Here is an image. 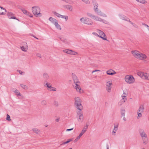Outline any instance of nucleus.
<instances>
[{"label": "nucleus", "mask_w": 149, "mask_h": 149, "mask_svg": "<svg viewBox=\"0 0 149 149\" xmlns=\"http://www.w3.org/2000/svg\"><path fill=\"white\" fill-rule=\"evenodd\" d=\"M72 76L73 78L74 83L75 84V86L73 85L74 88L77 91L81 93V88L80 86L77 84L78 83H80V82L78 81L77 76L74 73H72Z\"/></svg>", "instance_id": "nucleus-1"}, {"label": "nucleus", "mask_w": 149, "mask_h": 149, "mask_svg": "<svg viewBox=\"0 0 149 149\" xmlns=\"http://www.w3.org/2000/svg\"><path fill=\"white\" fill-rule=\"evenodd\" d=\"M32 12L36 17L41 16L42 14L40 13V9L38 6H33L32 7Z\"/></svg>", "instance_id": "nucleus-2"}, {"label": "nucleus", "mask_w": 149, "mask_h": 149, "mask_svg": "<svg viewBox=\"0 0 149 149\" xmlns=\"http://www.w3.org/2000/svg\"><path fill=\"white\" fill-rule=\"evenodd\" d=\"M75 104L76 105L77 108L80 111L82 109V106L81 104V100L79 97H77L75 98Z\"/></svg>", "instance_id": "nucleus-3"}, {"label": "nucleus", "mask_w": 149, "mask_h": 149, "mask_svg": "<svg viewBox=\"0 0 149 149\" xmlns=\"http://www.w3.org/2000/svg\"><path fill=\"white\" fill-rule=\"evenodd\" d=\"M125 79L126 82L129 84L134 83L135 81L134 78L132 75H126Z\"/></svg>", "instance_id": "nucleus-4"}, {"label": "nucleus", "mask_w": 149, "mask_h": 149, "mask_svg": "<svg viewBox=\"0 0 149 149\" xmlns=\"http://www.w3.org/2000/svg\"><path fill=\"white\" fill-rule=\"evenodd\" d=\"M137 74L141 78L149 80V74L139 72H138Z\"/></svg>", "instance_id": "nucleus-5"}, {"label": "nucleus", "mask_w": 149, "mask_h": 149, "mask_svg": "<svg viewBox=\"0 0 149 149\" xmlns=\"http://www.w3.org/2000/svg\"><path fill=\"white\" fill-rule=\"evenodd\" d=\"M93 4L94 5V10L95 12L98 15H102V13L101 11H99L97 7L98 4L96 3V1L95 0H92Z\"/></svg>", "instance_id": "nucleus-6"}, {"label": "nucleus", "mask_w": 149, "mask_h": 149, "mask_svg": "<svg viewBox=\"0 0 149 149\" xmlns=\"http://www.w3.org/2000/svg\"><path fill=\"white\" fill-rule=\"evenodd\" d=\"M77 118L79 122H82L84 119V116L82 112L78 111L77 113Z\"/></svg>", "instance_id": "nucleus-7"}, {"label": "nucleus", "mask_w": 149, "mask_h": 149, "mask_svg": "<svg viewBox=\"0 0 149 149\" xmlns=\"http://www.w3.org/2000/svg\"><path fill=\"white\" fill-rule=\"evenodd\" d=\"M140 135L143 141V143L145 144H146L147 143V141L148 140V138H147V135L145 133V132L143 131L142 132L140 133Z\"/></svg>", "instance_id": "nucleus-8"}, {"label": "nucleus", "mask_w": 149, "mask_h": 149, "mask_svg": "<svg viewBox=\"0 0 149 149\" xmlns=\"http://www.w3.org/2000/svg\"><path fill=\"white\" fill-rule=\"evenodd\" d=\"M131 53L134 57L139 59L140 52L137 50H132Z\"/></svg>", "instance_id": "nucleus-9"}, {"label": "nucleus", "mask_w": 149, "mask_h": 149, "mask_svg": "<svg viewBox=\"0 0 149 149\" xmlns=\"http://www.w3.org/2000/svg\"><path fill=\"white\" fill-rule=\"evenodd\" d=\"M7 16L9 19H17L18 21H19V20L18 19L15 17L14 15L11 12H8V13Z\"/></svg>", "instance_id": "nucleus-10"}, {"label": "nucleus", "mask_w": 149, "mask_h": 149, "mask_svg": "<svg viewBox=\"0 0 149 149\" xmlns=\"http://www.w3.org/2000/svg\"><path fill=\"white\" fill-rule=\"evenodd\" d=\"M85 22H84V23L88 25H91L93 24V22L91 19L87 18H86Z\"/></svg>", "instance_id": "nucleus-11"}, {"label": "nucleus", "mask_w": 149, "mask_h": 149, "mask_svg": "<svg viewBox=\"0 0 149 149\" xmlns=\"http://www.w3.org/2000/svg\"><path fill=\"white\" fill-rule=\"evenodd\" d=\"M106 73L108 75H113L116 74V72L112 69H110L106 71Z\"/></svg>", "instance_id": "nucleus-12"}, {"label": "nucleus", "mask_w": 149, "mask_h": 149, "mask_svg": "<svg viewBox=\"0 0 149 149\" xmlns=\"http://www.w3.org/2000/svg\"><path fill=\"white\" fill-rule=\"evenodd\" d=\"M139 59L140 60H144L147 58L146 55L140 52Z\"/></svg>", "instance_id": "nucleus-13"}, {"label": "nucleus", "mask_w": 149, "mask_h": 149, "mask_svg": "<svg viewBox=\"0 0 149 149\" xmlns=\"http://www.w3.org/2000/svg\"><path fill=\"white\" fill-rule=\"evenodd\" d=\"M88 125L87 124H86V126H85L83 129L82 130L81 132L79 135L81 136L86 131V130L88 128Z\"/></svg>", "instance_id": "nucleus-14"}, {"label": "nucleus", "mask_w": 149, "mask_h": 149, "mask_svg": "<svg viewBox=\"0 0 149 149\" xmlns=\"http://www.w3.org/2000/svg\"><path fill=\"white\" fill-rule=\"evenodd\" d=\"M6 12V10L4 8L0 6V15H4Z\"/></svg>", "instance_id": "nucleus-15"}, {"label": "nucleus", "mask_w": 149, "mask_h": 149, "mask_svg": "<svg viewBox=\"0 0 149 149\" xmlns=\"http://www.w3.org/2000/svg\"><path fill=\"white\" fill-rule=\"evenodd\" d=\"M114 127L112 131V133L113 135H115V133L117 131L118 129V124H114Z\"/></svg>", "instance_id": "nucleus-16"}, {"label": "nucleus", "mask_w": 149, "mask_h": 149, "mask_svg": "<svg viewBox=\"0 0 149 149\" xmlns=\"http://www.w3.org/2000/svg\"><path fill=\"white\" fill-rule=\"evenodd\" d=\"M43 79L45 80V82H46V80L48 79L49 78V76L47 73L45 72L44 73L43 75Z\"/></svg>", "instance_id": "nucleus-17"}, {"label": "nucleus", "mask_w": 149, "mask_h": 149, "mask_svg": "<svg viewBox=\"0 0 149 149\" xmlns=\"http://www.w3.org/2000/svg\"><path fill=\"white\" fill-rule=\"evenodd\" d=\"M60 40L62 41L63 42L66 43V44H68V42L67 40L65 38L63 37H58Z\"/></svg>", "instance_id": "nucleus-18"}, {"label": "nucleus", "mask_w": 149, "mask_h": 149, "mask_svg": "<svg viewBox=\"0 0 149 149\" xmlns=\"http://www.w3.org/2000/svg\"><path fill=\"white\" fill-rule=\"evenodd\" d=\"M144 110V108L143 105L140 106L138 110V112L143 113Z\"/></svg>", "instance_id": "nucleus-19"}, {"label": "nucleus", "mask_w": 149, "mask_h": 149, "mask_svg": "<svg viewBox=\"0 0 149 149\" xmlns=\"http://www.w3.org/2000/svg\"><path fill=\"white\" fill-rule=\"evenodd\" d=\"M64 7L67 9L69 10L70 11H72L73 8L72 6L70 5L64 6Z\"/></svg>", "instance_id": "nucleus-20"}, {"label": "nucleus", "mask_w": 149, "mask_h": 149, "mask_svg": "<svg viewBox=\"0 0 149 149\" xmlns=\"http://www.w3.org/2000/svg\"><path fill=\"white\" fill-rule=\"evenodd\" d=\"M49 20L53 24H55V23L57 22V20L55 18H54L52 17H50L49 18Z\"/></svg>", "instance_id": "nucleus-21"}, {"label": "nucleus", "mask_w": 149, "mask_h": 149, "mask_svg": "<svg viewBox=\"0 0 149 149\" xmlns=\"http://www.w3.org/2000/svg\"><path fill=\"white\" fill-rule=\"evenodd\" d=\"M54 25L56 27L57 29L60 30L61 29V26L60 25L58 24V21H57V22H56L55 23Z\"/></svg>", "instance_id": "nucleus-22"}, {"label": "nucleus", "mask_w": 149, "mask_h": 149, "mask_svg": "<svg viewBox=\"0 0 149 149\" xmlns=\"http://www.w3.org/2000/svg\"><path fill=\"white\" fill-rule=\"evenodd\" d=\"M24 45H26V47L25 48L24 46H22L21 47V49L23 51L26 52V50L27 49V48H26V47H28V46L27 45V43L26 42H24Z\"/></svg>", "instance_id": "nucleus-23"}, {"label": "nucleus", "mask_w": 149, "mask_h": 149, "mask_svg": "<svg viewBox=\"0 0 149 149\" xmlns=\"http://www.w3.org/2000/svg\"><path fill=\"white\" fill-rule=\"evenodd\" d=\"M127 99L126 98H123L119 102V104L120 105H121L122 104H123L125 101L127 100Z\"/></svg>", "instance_id": "nucleus-24"}, {"label": "nucleus", "mask_w": 149, "mask_h": 149, "mask_svg": "<svg viewBox=\"0 0 149 149\" xmlns=\"http://www.w3.org/2000/svg\"><path fill=\"white\" fill-rule=\"evenodd\" d=\"M93 19L96 21H102V19L101 18H100L97 16L95 15H94Z\"/></svg>", "instance_id": "nucleus-25"}, {"label": "nucleus", "mask_w": 149, "mask_h": 149, "mask_svg": "<svg viewBox=\"0 0 149 149\" xmlns=\"http://www.w3.org/2000/svg\"><path fill=\"white\" fill-rule=\"evenodd\" d=\"M119 17L120 19L124 20H125V19H126V18H127V17L125 16L122 14H119Z\"/></svg>", "instance_id": "nucleus-26"}, {"label": "nucleus", "mask_w": 149, "mask_h": 149, "mask_svg": "<svg viewBox=\"0 0 149 149\" xmlns=\"http://www.w3.org/2000/svg\"><path fill=\"white\" fill-rule=\"evenodd\" d=\"M125 110L124 109H122L121 111V117H123L125 116Z\"/></svg>", "instance_id": "nucleus-27"}, {"label": "nucleus", "mask_w": 149, "mask_h": 149, "mask_svg": "<svg viewBox=\"0 0 149 149\" xmlns=\"http://www.w3.org/2000/svg\"><path fill=\"white\" fill-rule=\"evenodd\" d=\"M53 13L55 15L57 16L58 17L61 18L62 15H60L58 13L56 12L55 11L53 12Z\"/></svg>", "instance_id": "nucleus-28"}, {"label": "nucleus", "mask_w": 149, "mask_h": 149, "mask_svg": "<svg viewBox=\"0 0 149 149\" xmlns=\"http://www.w3.org/2000/svg\"><path fill=\"white\" fill-rule=\"evenodd\" d=\"M72 141V139H68L67 141L63 142L61 145H64L65 144L67 143H69V142H70V141Z\"/></svg>", "instance_id": "nucleus-29"}, {"label": "nucleus", "mask_w": 149, "mask_h": 149, "mask_svg": "<svg viewBox=\"0 0 149 149\" xmlns=\"http://www.w3.org/2000/svg\"><path fill=\"white\" fill-rule=\"evenodd\" d=\"M32 130L37 134H38L39 132H40V130L37 128H33Z\"/></svg>", "instance_id": "nucleus-30"}, {"label": "nucleus", "mask_w": 149, "mask_h": 149, "mask_svg": "<svg viewBox=\"0 0 149 149\" xmlns=\"http://www.w3.org/2000/svg\"><path fill=\"white\" fill-rule=\"evenodd\" d=\"M13 91L17 95H19L20 96L21 95V94L16 89L15 90Z\"/></svg>", "instance_id": "nucleus-31"}, {"label": "nucleus", "mask_w": 149, "mask_h": 149, "mask_svg": "<svg viewBox=\"0 0 149 149\" xmlns=\"http://www.w3.org/2000/svg\"><path fill=\"white\" fill-rule=\"evenodd\" d=\"M20 86L22 88L25 90H26L28 89L27 86L26 85H24L22 84H21Z\"/></svg>", "instance_id": "nucleus-32"}, {"label": "nucleus", "mask_w": 149, "mask_h": 149, "mask_svg": "<svg viewBox=\"0 0 149 149\" xmlns=\"http://www.w3.org/2000/svg\"><path fill=\"white\" fill-rule=\"evenodd\" d=\"M63 52L65 53H66L69 54H71V52H72V50H69V49H65V50H63Z\"/></svg>", "instance_id": "nucleus-33"}, {"label": "nucleus", "mask_w": 149, "mask_h": 149, "mask_svg": "<svg viewBox=\"0 0 149 149\" xmlns=\"http://www.w3.org/2000/svg\"><path fill=\"white\" fill-rule=\"evenodd\" d=\"M112 82L111 81H107L106 83V86H111L112 85Z\"/></svg>", "instance_id": "nucleus-34"}, {"label": "nucleus", "mask_w": 149, "mask_h": 149, "mask_svg": "<svg viewBox=\"0 0 149 149\" xmlns=\"http://www.w3.org/2000/svg\"><path fill=\"white\" fill-rule=\"evenodd\" d=\"M41 104L43 106H45L47 105V102L46 100H43L41 102Z\"/></svg>", "instance_id": "nucleus-35"}, {"label": "nucleus", "mask_w": 149, "mask_h": 149, "mask_svg": "<svg viewBox=\"0 0 149 149\" xmlns=\"http://www.w3.org/2000/svg\"><path fill=\"white\" fill-rule=\"evenodd\" d=\"M65 2L70 4H73V2L71 0H65Z\"/></svg>", "instance_id": "nucleus-36"}, {"label": "nucleus", "mask_w": 149, "mask_h": 149, "mask_svg": "<svg viewBox=\"0 0 149 149\" xmlns=\"http://www.w3.org/2000/svg\"><path fill=\"white\" fill-rule=\"evenodd\" d=\"M92 34H93L94 35L96 36H98V37H100V38L102 39V36H100V35H98L97 33H96L95 32H93L92 33Z\"/></svg>", "instance_id": "nucleus-37"}, {"label": "nucleus", "mask_w": 149, "mask_h": 149, "mask_svg": "<svg viewBox=\"0 0 149 149\" xmlns=\"http://www.w3.org/2000/svg\"><path fill=\"white\" fill-rule=\"evenodd\" d=\"M106 90L108 92H110V91L111 88V86H107L106 87Z\"/></svg>", "instance_id": "nucleus-38"}, {"label": "nucleus", "mask_w": 149, "mask_h": 149, "mask_svg": "<svg viewBox=\"0 0 149 149\" xmlns=\"http://www.w3.org/2000/svg\"><path fill=\"white\" fill-rule=\"evenodd\" d=\"M81 136H80V135H79V136H77L76 138L74 140V142H76L77 141L79 140V139L80 138Z\"/></svg>", "instance_id": "nucleus-39"}, {"label": "nucleus", "mask_w": 149, "mask_h": 149, "mask_svg": "<svg viewBox=\"0 0 149 149\" xmlns=\"http://www.w3.org/2000/svg\"><path fill=\"white\" fill-rule=\"evenodd\" d=\"M123 94L122 95L121 97L123 98H126V97L127 96V94L124 92V91H123Z\"/></svg>", "instance_id": "nucleus-40"}, {"label": "nucleus", "mask_w": 149, "mask_h": 149, "mask_svg": "<svg viewBox=\"0 0 149 149\" xmlns=\"http://www.w3.org/2000/svg\"><path fill=\"white\" fill-rule=\"evenodd\" d=\"M61 18H64L65 19L66 21L68 19V17L67 16L62 15Z\"/></svg>", "instance_id": "nucleus-41"}, {"label": "nucleus", "mask_w": 149, "mask_h": 149, "mask_svg": "<svg viewBox=\"0 0 149 149\" xmlns=\"http://www.w3.org/2000/svg\"><path fill=\"white\" fill-rule=\"evenodd\" d=\"M103 40H106L109 41V40L107 39V37L105 33L103 32Z\"/></svg>", "instance_id": "nucleus-42"}, {"label": "nucleus", "mask_w": 149, "mask_h": 149, "mask_svg": "<svg viewBox=\"0 0 149 149\" xmlns=\"http://www.w3.org/2000/svg\"><path fill=\"white\" fill-rule=\"evenodd\" d=\"M97 32L99 33V34L100 35L102 36V32L100 30L97 29Z\"/></svg>", "instance_id": "nucleus-43"}, {"label": "nucleus", "mask_w": 149, "mask_h": 149, "mask_svg": "<svg viewBox=\"0 0 149 149\" xmlns=\"http://www.w3.org/2000/svg\"><path fill=\"white\" fill-rule=\"evenodd\" d=\"M139 3L142 4H144L146 3L147 2L145 0H139Z\"/></svg>", "instance_id": "nucleus-44"}, {"label": "nucleus", "mask_w": 149, "mask_h": 149, "mask_svg": "<svg viewBox=\"0 0 149 149\" xmlns=\"http://www.w3.org/2000/svg\"><path fill=\"white\" fill-rule=\"evenodd\" d=\"M87 15L89 16V17H91V18H92L93 17L94 15H92L90 13H87Z\"/></svg>", "instance_id": "nucleus-45"}, {"label": "nucleus", "mask_w": 149, "mask_h": 149, "mask_svg": "<svg viewBox=\"0 0 149 149\" xmlns=\"http://www.w3.org/2000/svg\"><path fill=\"white\" fill-rule=\"evenodd\" d=\"M6 119L8 121H10L11 120L10 116L8 114L7 115V117L6 118Z\"/></svg>", "instance_id": "nucleus-46"}, {"label": "nucleus", "mask_w": 149, "mask_h": 149, "mask_svg": "<svg viewBox=\"0 0 149 149\" xmlns=\"http://www.w3.org/2000/svg\"><path fill=\"white\" fill-rule=\"evenodd\" d=\"M71 55H77L78 54V53L76 52H75L72 50L71 54Z\"/></svg>", "instance_id": "nucleus-47"}, {"label": "nucleus", "mask_w": 149, "mask_h": 149, "mask_svg": "<svg viewBox=\"0 0 149 149\" xmlns=\"http://www.w3.org/2000/svg\"><path fill=\"white\" fill-rule=\"evenodd\" d=\"M26 15L29 16L30 17H33V15L32 14H31L30 13H29V12H28V11L27 12V13H26Z\"/></svg>", "instance_id": "nucleus-48"}, {"label": "nucleus", "mask_w": 149, "mask_h": 149, "mask_svg": "<svg viewBox=\"0 0 149 149\" xmlns=\"http://www.w3.org/2000/svg\"><path fill=\"white\" fill-rule=\"evenodd\" d=\"M21 10L24 14H26L27 13V11L26 10L24 9H22Z\"/></svg>", "instance_id": "nucleus-49"}, {"label": "nucleus", "mask_w": 149, "mask_h": 149, "mask_svg": "<svg viewBox=\"0 0 149 149\" xmlns=\"http://www.w3.org/2000/svg\"><path fill=\"white\" fill-rule=\"evenodd\" d=\"M86 19V18H84V17H82V18H81L80 19V21L84 23V22H85V19Z\"/></svg>", "instance_id": "nucleus-50"}, {"label": "nucleus", "mask_w": 149, "mask_h": 149, "mask_svg": "<svg viewBox=\"0 0 149 149\" xmlns=\"http://www.w3.org/2000/svg\"><path fill=\"white\" fill-rule=\"evenodd\" d=\"M51 85V84L50 83H47L45 85H44V86H46V87L47 88H48V86H50Z\"/></svg>", "instance_id": "nucleus-51"}, {"label": "nucleus", "mask_w": 149, "mask_h": 149, "mask_svg": "<svg viewBox=\"0 0 149 149\" xmlns=\"http://www.w3.org/2000/svg\"><path fill=\"white\" fill-rule=\"evenodd\" d=\"M125 21L129 22L131 24H132V23L130 20L129 18H127V17L125 19Z\"/></svg>", "instance_id": "nucleus-52"}, {"label": "nucleus", "mask_w": 149, "mask_h": 149, "mask_svg": "<svg viewBox=\"0 0 149 149\" xmlns=\"http://www.w3.org/2000/svg\"><path fill=\"white\" fill-rule=\"evenodd\" d=\"M137 113H138V117H141V116H142V114H141L142 113L140 112H139L137 111Z\"/></svg>", "instance_id": "nucleus-53"}, {"label": "nucleus", "mask_w": 149, "mask_h": 149, "mask_svg": "<svg viewBox=\"0 0 149 149\" xmlns=\"http://www.w3.org/2000/svg\"><path fill=\"white\" fill-rule=\"evenodd\" d=\"M54 104L56 106H57L58 105V102L56 101H54Z\"/></svg>", "instance_id": "nucleus-54"}, {"label": "nucleus", "mask_w": 149, "mask_h": 149, "mask_svg": "<svg viewBox=\"0 0 149 149\" xmlns=\"http://www.w3.org/2000/svg\"><path fill=\"white\" fill-rule=\"evenodd\" d=\"M131 24H132L133 26L136 28H137L138 27V26L134 23H132Z\"/></svg>", "instance_id": "nucleus-55"}, {"label": "nucleus", "mask_w": 149, "mask_h": 149, "mask_svg": "<svg viewBox=\"0 0 149 149\" xmlns=\"http://www.w3.org/2000/svg\"><path fill=\"white\" fill-rule=\"evenodd\" d=\"M36 56L40 58H41V54L39 53H37V54H36Z\"/></svg>", "instance_id": "nucleus-56"}, {"label": "nucleus", "mask_w": 149, "mask_h": 149, "mask_svg": "<svg viewBox=\"0 0 149 149\" xmlns=\"http://www.w3.org/2000/svg\"><path fill=\"white\" fill-rule=\"evenodd\" d=\"M53 87L51 85L49 86H48V88H47L49 90H50L51 89V88H53Z\"/></svg>", "instance_id": "nucleus-57"}, {"label": "nucleus", "mask_w": 149, "mask_h": 149, "mask_svg": "<svg viewBox=\"0 0 149 149\" xmlns=\"http://www.w3.org/2000/svg\"><path fill=\"white\" fill-rule=\"evenodd\" d=\"M17 71L19 72V73L21 75H22V74L23 73V72L20 70H17Z\"/></svg>", "instance_id": "nucleus-58"}, {"label": "nucleus", "mask_w": 149, "mask_h": 149, "mask_svg": "<svg viewBox=\"0 0 149 149\" xmlns=\"http://www.w3.org/2000/svg\"><path fill=\"white\" fill-rule=\"evenodd\" d=\"M73 128L67 129L66 130V131H71V130H73Z\"/></svg>", "instance_id": "nucleus-59"}, {"label": "nucleus", "mask_w": 149, "mask_h": 149, "mask_svg": "<svg viewBox=\"0 0 149 149\" xmlns=\"http://www.w3.org/2000/svg\"><path fill=\"white\" fill-rule=\"evenodd\" d=\"M103 23H104L106 24H107L108 23V22L107 21L105 20H103Z\"/></svg>", "instance_id": "nucleus-60"}, {"label": "nucleus", "mask_w": 149, "mask_h": 149, "mask_svg": "<svg viewBox=\"0 0 149 149\" xmlns=\"http://www.w3.org/2000/svg\"><path fill=\"white\" fill-rule=\"evenodd\" d=\"M100 71V70H94L92 71V73H94V72H96L97 71Z\"/></svg>", "instance_id": "nucleus-61"}, {"label": "nucleus", "mask_w": 149, "mask_h": 149, "mask_svg": "<svg viewBox=\"0 0 149 149\" xmlns=\"http://www.w3.org/2000/svg\"><path fill=\"white\" fill-rule=\"evenodd\" d=\"M56 89L55 88H53L52 89L50 90V91H56Z\"/></svg>", "instance_id": "nucleus-62"}, {"label": "nucleus", "mask_w": 149, "mask_h": 149, "mask_svg": "<svg viewBox=\"0 0 149 149\" xmlns=\"http://www.w3.org/2000/svg\"><path fill=\"white\" fill-rule=\"evenodd\" d=\"M123 120H124V121H126V119L125 118V116H124V117H123Z\"/></svg>", "instance_id": "nucleus-63"}, {"label": "nucleus", "mask_w": 149, "mask_h": 149, "mask_svg": "<svg viewBox=\"0 0 149 149\" xmlns=\"http://www.w3.org/2000/svg\"><path fill=\"white\" fill-rule=\"evenodd\" d=\"M59 121V118H57L56 120V122H58Z\"/></svg>", "instance_id": "nucleus-64"}]
</instances>
